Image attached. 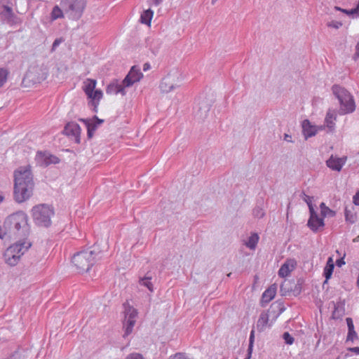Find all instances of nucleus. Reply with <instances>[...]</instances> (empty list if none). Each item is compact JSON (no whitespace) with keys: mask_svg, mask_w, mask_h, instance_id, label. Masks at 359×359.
Returning a JSON list of instances; mask_svg holds the SVG:
<instances>
[{"mask_svg":"<svg viewBox=\"0 0 359 359\" xmlns=\"http://www.w3.org/2000/svg\"><path fill=\"white\" fill-rule=\"evenodd\" d=\"M4 227L5 234L8 237L23 238V240H20L9 246L4 255L5 262L10 266H15L20 257L31 246V243L25 239L29 234L27 215L22 211H19L9 215L4 221Z\"/></svg>","mask_w":359,"mask_h":359,"instance_id":"1","label":"nucleus"},{"mask_svg":"<svg viewBox=\"0 0 359 359\" xmlns=\"http://www.w3.org/2000/svg\"><path fill=\"white\" fill-rule=\"evenodd\" d=\"M14 177V199L20 203L28 200L33 194L34 184L29 167L19 168Z\"/></svg>","mask_w":359,"mask_h":359,"instance_id":"2","label":"nucleus"},{"mask_svg":"<svg viewBox=\"0 0 359 359\" xmlns=\"http://www.w3.org/2000/svg\"><path fill=\"white\" fill-rule=\"evenodd\" d=\"M101 258L100 252L95 250H86L79 252L73 256L72 262L76 267L78 272L84 273Z\"/></svg>","mask_w":359,"mask_h":359,"instance_id":"3","label":"nucleus"},{"mask_svg":"<svg viewBox=\"0 0 359 359\" xmlns=\"http://www.w3.org/2000/svg\"><path fill=\"white\" fill-rule=\"evenodd\" d=\"M332 93L339 102V114L345 115L355 111L356 105L353 96L344 87L334 85L332 87Z\"/></svg>","mask_w":359,"mask_h":359,"instance_id":"4","label":"nucleus"},{"mask_svg":"<svg viewBox=\"0 0 359 359\" xmlns=\"http://www.w3.org/2000/svg\"><path fill=\"white\" fill-rule=\"evenodd\" d=\"M32 214L36 225L48 227L51 224V217L54 215V211L46 204H39L32 208Z\"/></svg>","mask_w":359,"mask_h":359,"instance_id":"5","label":"nucleus"},{"mask_svg":"<svg viewBox=\"0 0 359 359\" xmlns=\"http://www.w3.org/2000/svg\"><path fill=\"white\" fill-rule=\"evenodd\" d=\"M86 6V0H62L61 6L64 12L72 20H79Z\"/></svg>","mask_w":359,"mask_h":359,"instance_id":"6","label":"nucleus"},{"mask_svg":"<svg viewBox=\"0 0 359 359\" xmlns=\"http://www.w3.org/2000/svg\"><path fill=\"white\" fill-rule=\"evenodd\" d=\"M124 308L125 318L123 323L125 332L123 337H126L133 332L134 325L136 322L137 311L135 308L130 306V305L124 304Z\"/></svg>","mask_w":359,"mask_h":359,"instance_id":"7","label":"nucleus"},{"mask_svg":"<svg viewBox=\"0 0 359 359\" xmlns=\"http://www.w3.org/2000/svg\"><path fill=\"white\" fill-rule=\"evenodd\" d=\"M46 79L44 73L41 67L38 66L31 67L25 75L23 81L32 83L33 84L40 83Z\"/></svg>","mask_w":359,"mask_h":359,"instance_id":"8","label":"nucleus"},{"mask_svg":"<svg viewBox=\"0 0 359 359\" xmlns=\"http://www.w3.org/2000/svg\"><path fill=\"white\" fill-rule=\"evenodd\" d=\"M142 77L143 74L141 72L140 67L137 65L133 66L123 80V85L127 87H130L135 83L140 81Z\"/></svg>","mask_w":359,"mask_h":359,"instance_id":"9","label":"nucleus"},{"mask_svg":"<svg viewBox=\"0 0 359 359\" xmlns=\"http://www.w3.org/2000/svg\"><path fill=\"white\" fill-rule=\"evenodd\" d=\"M35 160L38 165L43 167H46L50 164H56L60 161V159L57 156L46 151H38Z\"/></svg>","mask_w":359,"mask_h":359,"instance_id":"10","label":"nucleus"},{"mask_svg":"<svg viewBox=\"0 0 359 359\" xmlns=\"http://www.w3.org/2000/svg\"><path fill=\"white\" fill-rule=\"evenodd\" d=\"M63 133L65 135L74 140L76 144L80 143L81 127L78 123L74 122L68 123L65 126Z\"/></svg>","mask_w":359,"mask_h":359,"instance_id":"11","label":"nucleus"},{"mask_svg":"<svg viewBox=\"0 0 359 359\" xmlns=\"http://www.w3.org/2000/svg\"><path fill=\"white\" fill-rule=\"evenodd\" d=\"M310 217L307 222V226L313 232H317L320 228L325 226L324 219L320 217L314 208H311Z\"/></svg>","mask_w":359,"mask_h":359,"instance_id":"12","label":"nucleus"},{"mask_svg":"<svg viewBox=\"0 0 359 359\" xmlns=\"http://www.w3.org/2000/svg\"><path fill=\"white\" fill-rule=\"evenodd\" d=\"M4 10L0 13L1 18L11 25H16L20 22V18L15 15L11 7L3 6Z\"/></svg>","mask_w":359,"mask_h":359,"instance_id":"13","label":"nucleus"},{"mask_svg":"<svg viewBox=\"0 0 359 359\" xmlns=\"http://www.w3.org/2000/svg\"><path fill=\"white\" fill-rule=\"evenodd\" d=\"M346 156L339 158L332 155L326 161V165L332 170L339 172L341 170L343 166L346 164Z\"/></svg>","mask_w":359,"mask_h":359,"instance_id":"14","label":"nucleus"},{"mask_svg":"<svg viewBox=\"0 0 359 359\" xmlns=\"http://www.w3.org/2000/svg\"><path fill=\"white\" fill-rule=\"evenodd\" d=\"M87 128V135L88 138H91L95 131L97 130L98 126L104 122V120L98 118L95 116L93 119H81Z\"/></svg>","mask_w":359,"mask_h":359,"instance_id":"15","label":"nucleus"},{"mask_svg":"<svg viewBox=\"0 0 359 359\" xmlns=\"http://www.w3.org/2000/svg\"><path fill=\"white\" fill-rule=\"evenodd\" d=\"M126 87L123 85V81L119 83L118 80H114L107 86L106 93L108 95H117L120 93L122 95H125L126 93L125 88Z\"/></svg>","mask_w":359,"mask_h":359,"instance_id":"16","label":"nucleus"},{"mask_svg":"<svg viewBox=\"0 0 359 359\" xmlns=\"http://www.w3.org/2000/svg\"><path fill=\"white\" fill-rule=\"evenodd\" d=\"M269 311H262L259 317V319L257 322V330L259 332H264L267 327H270L273 321L271 320L269 322Z\"/></svg>","mask_w":359,"mask_h":359,"instance_id":"17","label":"nucleus"},{"mask_svg":"<svg viewBox=\"0 0 359 359\" xmlns=\"http://www.w3.org/2000/svg\"><path fill=\"white\" fill-rule=\"evenodd\" d=\"M297 262L294 259H287L278 270V276L281 278L287 277L295 269Z\"/></svg>","mask_w":359,"mask_h":359,"instance_id":"18","label":"nucleus"},{"mask_svg":"<svg viewBox=\"0 0 359 359\" xmlns=\"http://www.w3.org/2000/svg\"><path fill=\"white\" fill-rule=\"evenodd\" d=\"M302 132L305 139L306 140L309 137L316 135L318 130L315 126L311 125L309 120L306 119L302 122Z\"/></svg>","mask_w":359,"mask_h":359,"instance_id":"19","label":"nucleus"},{"mask_svg":"<svg viewBox=\"0 0 359 359\" xmlns=\"http://www.w3.org/2000/svg\"><path fill=\"white\" fill-rule=\"evenodd\" d=\"M334 305V311L332 312V318L338 319L345 314V302L344 300H339L337 302H332Z\"/></svg>","mask_w":359,"mask_h":359,"instance_id":"20","label":"nucleus"},{"mask_svg":"<svg viewBox=\"0 0 359 359\" xmlns=\"http://www.w3.org/2000/svg\"><path fill=\"white\" fill-rule=\"evenodd\" d=\"M276 294V286L271 285L267 290H266L262 296V306H264L266 304H268L272 300Z\"/></svg>","mask_w":359,"mask_h":359,"instance_id":"21","label":"nucleus"},{"mask_svg":"<svg viewBox=\"0 0 359 359\" xmlns=\"http://www.w3.org/2000/svg\"><path fill=\"white\" fill-rule=\"evenodd\" d=\"M336 119H337L336 114L331 110H329L327 112V114H326V116L325 118V125L328 128V130L330 132L334 131Z\"/></svg>","mask_w":359,"mask_h":359,"instance_id":"22","label":"nucleus"},{"mask_svg":"<svg viewBox=\"0 0 359 359\" xmlns=\"http://www.w3.org/2000/svg\"><path fill=\"white\" fill-rule=\"evenodd\" d=\"M96 84V80L91 79H87L83 82V89L88 97H90L92 93L95 90Z\"/></svg>","mask_w":359,"mask_h":359,"instance_id":"23","label":"nucleus"},{"mask_svg":"<svg viewBox=\"0 0 359 359\" xmlns=\"http://www.w3.org/2000/svg\"><path fill=\"white\" fill-rule=\"evenodd\" d=\"M103 95L102 91L100 89L95 90L94 92L92 93L90 97H88L91 100L90 102L91 104L95 107V111H96V109L97 107V105L99 104L100 100L102 99Z\"/></svg>","mask_w":359,"mask_h":359,"instance_id":"24","label":"nucleus"},{"mask_svg":"<svg viewBox=\"0 0 359 359\" xmlns=\"http://www.w3.org/2000/svg\"><path fill=\"white\" fill-rule=\"evenodd\" d=\"M334 267V265L333 259L332 257H329L323 271V275L326 280L331 278L333 273Z\"/></svg>","mask_w":359,"mask_h":359,"instance_id":"25","label":"nucleus"},{"mask_svg":"<svg viewBox=\"0 0 359 359\" xmlns=\"http://www.w3.org/2000/svg\"><path fill=\"white\" fill-rule=\"evenodd\" d=\"M154 12L151 9L149 8L142 12L140 16V22L142 24L150 25L151 20L153 18Z\"/></svg>","mask_w":359,"mask_h":359,"instance_id":"26","label":"nucleus"},{"mask_svg":"<svg viewBox=\"0 0 359 359\" xmlns=\"http://www.w3.org/2000/svg\"><path fill=\"white\" fill-rule=\"evenodd\" d=\"M259 236L257 233H252L248 238V241L245 242V245L249 248L251 250L255 249L257 243L259 241Z\"/></svg>","mask_w":359,"mask_h":359,"instance_id":"27","label":"nucleus"},{"mask_svg":"<svg viewBox=\"0 0 359 359\" xmlns=\"http://www.w3.org/2000/svg\"><path fill=\"white\" fill-rule=\"evenodd\" d=\"M161 90L163 93H169L175 88L173 84L170 83L168 79L165 78L160 83Z\"/></svg>","mask_w":359,"mask_h":359,"instance_id":"28","label":"nucleus"},{"mask_svg":"<svg viewBox=\"0 0 359 359\" xmlns=\"http://www.w3.org/2000/svg\"><path fill=\"white\" fill-rule=\"evenodd\" d=\"M151 280V276L147 275L144 277L141 278L139 280V283L141 285L146 287L150 292H152L154 291V287Z\"/></svg>","mask_w":359,"mask_h":359,"instance_id":"29","label":"nucleus"},{"mask_svg":"<svg viewBox=\"0 0 359 359\" xmlns=\"http://www.w3.org/2000/svg\"><path fill=\"white\" fill-rule=\"evenodd\" d=\"M320 212L322 217L324 219L325 217H333L335 215L334 211L330 209L328 207L325 205L324 203H321L320 205Z\"/></svg>","mask_w":359,"mask_h":359,"instance_id":"30","label":"nucleus"},{"mask_svg":"<svg viewBox=\"0 0 359 359\" xmlns=\"http://www.w3.org/2000/svg\"><path fill=\"white\" fill-rule=\"evenodd\" d=\"M63 11L64 10L60 8L58 6H55L53 7L51 18L53 20H56L63 17Z\"/></svg>","mask_w":359,"mask_h":359,"instance_id":"31","label":"nucleus"},{"mask_svg":"<svg viewBox=\"0 0 359 359\" xmlns=\"http://www.w3.org/2000/svg\"><path fill=\"white\" fill-rule=\"evenodd\" d=\"M344 215H345V219H346V222H348L351 224H353L355 222V221H356L355 215L354 213H353L347 208H345Z\"/></svg>","mask_w":359,"mask_h":359,"instance_id":"32","label":"nucleus"},{"mask_svg":"<svg viewBox=\"0 0 359 359\" xmlns=\"http://www.w3.org/2000/svg\"><path fill=\"white\" fill-rule=\"evenodd\" d=\"M8 74L9 72L6 68H0V88L6 82Z\"/></svg>","mask_w":359,"mask_h":359,"instance_id":"33","label":"nucleus"},{"mask_svg":"<svg viewBox=\"0 0 359 359\" xmlns=\"http://www.w3.org/2000/svg\"><path fill=\"white\" fill-rule=\"evenodd\" d=\"M302 289V281L301 280H298L297 283L295 284L294 288L290 287V290L292 291L294 295H298L301 293Z\"/></svg>","mask_w":359,"mask_h":359,"instance_id":"34","label":"nucleus"},{"mask_svg":"<svg viewBox=\"0 0 359 359\" xmlns=\"http://www.w3.org/2000/svg\"><path fill=\"white\" fill-rule=\"evenodd\" d=\"M253 215L255 217L262 218L264 216L265 212L262 208L257 206L253 210Z\"/></svg>","mask_w":359,"mask_h":359,"instance_id":"35","label":"nucleus"},{"mask_svg":"<svg viewBox=\"0 0 359 359\" xmlns=\"http://www.w3.org/2000/svg\"><path fill=\"white\" fill-rule=\"evenodd\" d=\"M283 338L287 344L291 345L294 343V337H292L289 332H284L283 334Z\"/></svg>","mask_w":359,"mask_h":359,"instance_id":"36","label":"nucleus"},{"mask_svg":"<svg viewBox=\"0 0 359 359\" xmlns=\"http://www.w3.org/2000/svg\"><path fill=\"white\" fill-rule=\"evenodd\" d=\"M313 198V197L304 194L303 200L306 203V204L309 207V212H311V208H314L313 203H312Z\"/></svg>","mask_w":359,"mask_h":359,"instance_id":"37","label":"nucleus"},{"mask_svg":"<svg viewBox=\"0 0 359 359\" xmlns=\"http://www.w3.org/2000/svg\"><path fill=\"white\" fill-rule=\"evenodd\" d=\"M356 339H358V334L355 330L348 331L346 341H353Z\"/></svg>","mask_w":359,"mask_h":359,"instance_id":"38","label":"nucleus"},{"mask_svg":"<svg viewBox=\"0 0 359 359\" xmlns=\"http://www.w3.org/2000/svg\"><path fill=\"white\" fill-rule=\"evenodd\" d=\"M255 336H250L249 339V346H248V356L245 359H250L251 356V352L253 347Z\"/></svg>","mask_w":359,"mask_h":359,"instance_id":"39","label":"nucleus"},{"mask_svg":"<svg viewBox=\"0 0 359 359\" xmlns=\"http://www.w3.org/2000/svg\"><path fill=\"white\" fill-rule=\"evenodd\" d=\"M271 309H277L279 310V312L276 315V318H277L281 313H283L285 310V308L283 307H281L280 306V304H278L277 302H275L273 304H271Z\"/></svg>","mask_w":359,"mask_h":359,"instance_id":"40","label":"nucleus"},{"mask_svg":"<svg viewBox=\"0 0 359 359\" xmlns=\"http://www.w3.org/2000/svg\"><path fill=\"white\" fill-rule=\"evenodd\" d=\"M346 321L347 326H348V331L355 330H354V325H353V322L352 318H347L346 319Z\"/></svg>","mask_w":359,"mask_h":359,"instance_id":"41","label":"nucleus"},{"mask_svg":"<svg viewBox=\"0 0 359 359\" xmlns=\"http://www.w3.org/2000/svg\"><path fill=\"white\" fill-rule=\"evenodd\" d=\"M342 25V23L337 21H332L327 24L328 27H334L335 29H339Z\"/></svg>","mask_w":359,"mask_h":359,"instance_id":"42","label":"nucleus"},{"mask_svg":"<svg viewBox=\"0 0 359 359\" xmlns=\"http://www.w3.org/2000/svg\"><path fill=\"white\" fill-rule=\"evenodd\" d=\"M126 359H144V358L139 353H132L127 356Z\"/></svg>","mask_w":359,"mask_h":359,"instance_id":"43","label":"nucleus"},{"mask_svg":"<svg viewBox=\"0 0 359 359\" xmlns=\"http://www.w3.org/2000/svg\"><path fill=\"white\" fill-rule=\"evenodd\" d=\"M353 59L355 61L359 59V42L355 46V53L353 56Z\"/></svg>","mask_w":359,"mask_h":359,"instance_id":"44","label":"nucleus"},{"mask_svg":"<svg viewBox=\"0 0 359 359\" xmlns=\"http://www.w3.org/2000/svg\"><path fill=\"white\" fill-rule=\"evenodd\" d=\"M335 9L337 10V11H341V12L350 15H353L355 14L354 13H350L351 11V9L350 10H346V9H342L338 6H336L335 7Z\"/></svg>","mask_w":359,"mask_h":359,"instance_id":"45","label":"nucleus"},{"mask_svg":"<svg viewBox=\"0 0 359 359\" xmlns=\"http://www.w3.org/2000/svg\"><path fill=\"white\" fill-rule=\"evenodd\" d=\"M353 199L354 204L359 206V191L354 195Z\"/></svg>","mask_w":359,"mask_h":359,"instance_id":"46","label":"nucleus"},{"mask_svg":"<svg viewBox=\"0 0 359 359\" xmlns=\"http://www.w3.org/2000/svg\"><path fill=\"white\" fill-rule=\"evenodd\" d=\"M163 1L164 0H150L151 5L155 6H158L161 5Z\"/></svg>","mask_w":359,"mask_h":359,"instance_id":"47","label":"nucleus"},{"mask_svg":"<svg viewBox=\"0 0 359 359\" xmlns=\"http://www.w3.org/2000/svg\"><path fill=\"white\" fill-rule=\"evenodd\" d=\"M182 355L183 354L182 353H177L175 355L170 356L169 359H181L182 358Z\"/></svg>","mask_w":359,"mask_h":359,"instance_id":"48","label":"nucleus"},{"mask_svg":"<svg viewBox=\"0 0 359 359\" xmlns=\"http://www.w3.org/2000/svg\"><path fill=\"white\" fill-rule=\"evenodd\" d=\"M336 264L337 266L341 267L342 265L345 264V262L344 260V258H340L337 260Z\"/></svg>","mask_w":359,"mask_h":359,"instance_id":"49","label":"nucleus"},{"mask_svg":"<svg viewBox=\"0 0 359 359\" xmlns=\"http://www.w3.org/2000/svg\"><path fill=\"white\" fill-rule=\"evenodd\" d=\"M348 351L355 353L356 355H359V347L349 348Z\"/></svg>","mask_w":359,"mask_h":359,"instance_id":"50","label":"nucleus"},{"mask_svg":"<svg viewBox=\"0 0 359 359\" xmlns=\"http://www.w3.org/2000/svg\"><path fill=\"white\" fill-rule=\"evenodd\" d=\"M143 71L147 72L151 69V65L149 62H146L143 65Z\"/></svg>","mask_w":359,"mask_h":359,"instance_id":"51","label":"nucleus"},{"mask_svg":"<svg viewBox=\"0 0 359 359\" xmlns=\"http://www.w3.org/2000/svg\"><path fill=\"white\" fill-rule=\"evenodd\" d=\"M61 41L60 39H55L53 43V49H55L60 43Z\"/></svg>","mask_w":359,"mask_h":359,"instance_id":"52","label":"nucleus"},{"mask_svg":"<svg viewBox=\"0 0 359 359\" xmlns=\"http://www.w3.org/2000/svg\"><path fill=\"white\" fill-rule=\"evenodd\" d=\"M292 137L289 135L285 134L284 137V140L287 142H292Z\"/></svg>","mask_w":359,"mask_h":359,"instance_id":"53","label":"nucleus"},{"mask_svg":"<svg viewBox=\"0 0 359 359\" xmlns=\"http://www.w3.org/2000/svg\"><path fill=\"white\" fill-rule=\"evenodd\" d=\"M353 242H354V243L359 242V236H358L355 238H353Z\"/></svg>","mask_w":359,"mask_h":359,"instance_id":"54","label":"nucleus"},{"mask_svg":"<svg viewBox=\"0 0 359 359\" xmlns=\"http://www.w3.org/2000/svg\"><path fill=\"white\" fill-rule=\"evenodd\" d=\"M250 336H255V331H254V330H252V331L250 332Z\"/></svg>","mask_w":359,"mask_h":359,"instance_id":"55","label":"nucleus"},{"mask_svg":"<svg viewBox=\"0 0 359 359\" xmlns=\"http://www.w3.org/2000/svg\"><path fill=\"white\" fill-rule=\"evenodd\" d=\"M4 197L0 194V203L3 201Z\"/></svg>","mask_w":359,"mask_h":359,"instance_id":"56","label":"nucleus"},{"mask_svg":"<svg viewBox=\"0 0 359 359\" xmlns=\"http://www.w3.org/2000/svg\"><path fill=\"white\" fill-rule=\"evenodd\" d=\"M283 287H284V284H282L281 286H280V291L281 292L283 291Z\"/></svg>","mask_w":359,"mask_h":359,"instance_id":"57","label":"nucleus"},{"mask_svg":"<svg viewBox=\"0 0 359 359\" xmlns=\"http://www.w3.org/2000/svg\"><path fill=\"white\" fill-rule=\"evenodd\" d=\"M357 283H358V286L359 287V276H358V278Z\"/></svg>","mask_w":359,"mask_h":359,"instance_id":"58","label":"nucleus"}]
</instances>
